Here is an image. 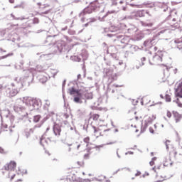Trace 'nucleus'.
I'll use <instances>...</instances> for the list:
<instances>
[{
    "label": "nucleus",
    "instance_id": "nucleus-1",
    "mask_svg": "<svg viewBox=\"0 0 182 182\" xmlns=\"http://www.w3.org/2000/svg\"><path fill=\"white\" fill-rule=\"evenodd\" d=\"M156 119V116L153 113H149L144 116V117H141V114L140 112H134V120L136 122L140 121L142 122V127H141V132H144L147 127V125L151 124Z\"/></svg>",
    "mask_w": 182,
    "mask_h": 182
},
{
    "label": "nucleus",
    "instance_id": "nucleus-2",
    "mask_svg": "<svg viewBox=\"0 0 182 182\" xmlns=\"http://www.w3.org/2000/svg\"><path fill=\"white\" fill-rule=\"evenodd\" d=\"M4 169L9 171L8 178H9L10 181H12L16 178V174L14 171L16 169V162L14 161H10L9 163H7L4 166Z\"/></svg>",
    "mask_w": 182,
    "mask_h": 182
},
{
    "label": "nucleus",
    "instance_id": "nucleus-3",
    "mask_svg": "<svg viewBox=\"0 0 182 182\" xmlns=\"http://www.w3.org/2000/svg\"><path fill=\"white\" fill-rule=\"evenodd\" d=\"M75 168H72L67 170V181L70 182H82V178L78 177Z\"/></svg>",
    "mask_w": 182,
    "mask_h": 182
},
{
    "label": "nucleus",
    "instance_id": "nucleus-4",
    "mask_svg": "<svg viewBox=\"0 0 182 182\" xmlns=\"http://www.w3.org/2000/svg\"><path fill=\"white\" fill-rule=\"evenodd\" d=\"M163 51H158L153 58L149 60V64L151 65H159L163 62Z\"/></svg>",
    "mask_w": 182,
    "mask_h": 182
},
{
    "label": "nucleus",
    "instance_id": "nucleus-5",
    "mask_svg": "<svg viewBox=\"0 0 182 182\" xmlns=\"http://www.w3.org/2000/svg\"><path fill=\"white\" fill-rule=\"evenodd\" d=\"M83 142L85 143V145L82 144V143L79 144H77V143H73L69 146H73V149H76L77 150L82 151L86 149L87 146H88V144L90 142V137L87 136L83 139Z\"/></svg>",
    "mask_w": 182,
    "mask_h": 182
},
{
    "label": "nucleus",
    "instance_id": "nucleus-6",
    "mask_svg": "<svg viewBox=\"0 0 182 182\" xmlns=\"http://www.w3.org/2000/svg\"><path fill=\"white\" fill-rule=\"evenodd\" d=\"M166 149H172V151H171V153L174 155L175 159L176 160H182V155L181 154H178L176 150V148L173 146V144L171 143V141L170 140H166Z\"/></svg>",
    "mask_w": 182,
    "mask_h": 182
},
{
    "label": "nucleus",
    "instance_id": "nucleus-7",
    "mask_svg": "<svg viewBox=\"0 0 182 182\" xmlns=\"http://www.w3.org/2000/svg\"><path fill=\"white\" fill-rule=\"evenodd\" d=\"M175 95L177 98L176 103L178 105L179 107H182V81L181 82H179V84L177 85V88L176 90Z\"/></svg>",
    "mask_w": 182,
    "mask_h": 182
},
{
    "label": "nucleus",
    "instance_id": "nucleus-8",
    "mask_svg": "<svg viewBox=\"0 0 182 182\" xmlns=\"http://www.w3.org/2000/svg\"><path fill=\"white\" fill-rule=\"evenodd\" d=\"M70 95L74 96L75 103H80V99H82V93H80V90L72 88L70 90Z\"/></svg>",
    "mask_w": 182,
    "mask_h": 182
},
{
    "label": "nucleus",
    "instance_id": "nucleus-9",
    "mask_svg": "<svg viewBox=\"0 0 182 182\" xmlns=\"http://www.w3.org/2000/svg\"><path fill=\"white\" fill-rule=\"evenodd\" d=\"M92 136H95L96 138L102 136V130L98 127L95 126L92 127Z\"/></svg>",
    "mask_w": 182,
    "mask_h": 182
},
{
    "label": "nucleus",
    "instance_id": "nucleus-10",
    "mask_svg": "<svg viewBox=\"0 0 182 182\" xmlns=\"http://www.w3.org/2000/svg\"><path fill=\"white\" fill-rule=\"evenodd\" d=\"M95 8L93 6H89L85 9H83L82 12L80 13L81 16H84L85 14H90L93 11H95Z\"/></svg>",
    "mask_w": 182,
    "mask_h": 182
},
{
    "label": "nucleus",
    "instance_id": "nucleus-11",
    "mask_svg": "<svg viewBox=\"0 0 182 182\" xmlns=\"http://www.w3.org/2000/svg\"><path fill=\"white\" fill-rule=\"evenodd\" d=\"M173 119L175 123L178 124L181 122L182 115L176 111H173Z\"/></svg>",
    "mask_w": 182,
    "mask_h": 182
},
{
    "label": "nucleus",
    "instance_id": "nucleus-12",
    "mask_svg": "<svg viewBox=\"0 0 182 182\" xmlns=\"http://www.w3.org/2000/svg\"><path fill=\"white\" fill-rule=\"evenodd\" d=\"M50 6H43V7H39V11L41 13V14H48L50 13V10L47 9Z\"/></svg>",
    "mask_w": 182,
    "mask_h": 182
},
{
    "label": "nucleus",
    "instance_id": "nucleus-13",
    "mask_svg": "<svg viewBox=\"0 0 182 182\" xmlns=\"http://www.w3.org/2000/svg\"><path fill=\"white\" fill-rule=\"evenodd\" d=\"M61 129L58 124L54 126V134L55 136H60Z\"/></svg>",
    "mask_w": 182,
    "mask_h": 182
},
{
    "label": "nucleus",
    "instance_id": "nucleus-14",
    "mask_svg": "<svg viewBox=\"0 0 182 182\" xmlns=\"http://www.w3.org/2000/svg\"><path fill=\"white\" fill-rule=\"evenodd\" d=\"M149 103H150V99L149 97H147L146 96L143 97L142 104L143 105H148Z\"/></svg>",
    "mask_w": 182,
    "mask_h": 182
},
{
    "label": "nucleus",
    "instance_id": "nucleus-15",
    "mask_svg": "<svg viewBox=\"0 0 182 182\" xmlns=\"http://www.w3.org/2000/svg\"><path fill=\"white\" fill-rule=\"evenodd\" d=\"M171 164V160L169 159H164V166H168V165Z\"/></svg>",
    "mask_w": 182,
    "mask_h": 182
},
{
    "label": "nucleus",
    "instance_id": "nucleus-16",
    "mask_svg": "<svg viewBox=\"0 0 182 182\" xmlns=\"http://www.w3.org/2000/svg\"><path fill=\"white\" fill-rule=\"evenodd\" d=\"M85 99H87V100L92 99V93L85 92Z\"/></svg>",
    "mask_w": 182,
    "mask_h": 182
},
{
    "label": "nucleus",
    "instance_id": "nucleus-17",
    "mask_svg": "<svg viewBox=\"0 0 182 182\" xmlns=\"http://www.w3.org/2000/svg\"><path fill=\"white\" fill-rule=\"evenodd\" d=\"M90 118L94 121H97L100 119V115L97 114H92Z\"/></svg>",
    "mask_w": 182,
    "mask_h": 182
},
{
    "label": "nucleus",
    "instance_id": "nucleus-18",
    "mask_svg": "<svg viewBox=\"0 0 182 182\" xmlns=\"http://www.w3.org/2000/svg\"><path fill=\"white\" fill-rule=\"evenodd\" d=\"M41 119V116H40V115L34 116L33 117V122L38 123V122H39Z\"/></svg>",
    "mask_w": 182,
    "mask_h": 182
},
{
    "label": "nucleus",
    "instance_id": "nucleus-19",
    "mask_svg": "<svg viewBox=\"0 0 182 182\" xmlns=\"http://www.w3.org/2000/svg\"><path fill=\"white\" fill-rule=\"evenodd\" d=\"M76 164H77V168H80V167H84V161H77Z\"/></svg>",
    "mask_w": 182,
    "mask_h": 182
},
{
    "label": "nucleus",
    "instance_id": "nucleus-20",
    "mask_svg": "<svg viewBox=\"0 0 182 182\" xmlns=\"http://www.w3.org/2000/svg\"><path fill=\"white\" fill-rule=\"evenodd\" d=\"M0 153L1 154H6L7 151L4 149V147L0 146Z\"/></svg>",
    "mask_w": 182,
    "mask_h": 182
},
{
    "label": "nucleus",
    "instance_id": "nucleus-21",
    "mask_svg": "<svg viewBox=\"0 0 182 182\" xmlns=\"http://www.w3.org/2000/svg\"><path fill=\"white\" fill-rule=\"evenodd\" d=\"M156 157H154L153 159H151V162H149V165L151 166H154L155 165V161H156Z\"/></svg>",
    "mask_w": 182,
    "mask_h": 182
},
{
    "label": "nucleus",
    "instance_id": "nucleus-22",
    "mask_svg": "<svg viewBox=\"0 0 182 182\" xmlns=\"http://www.w3.org/2000/svg\"><path fill=\"white\" fill-rule=\"evenodd\" d=\"M161 166V164L154 166L153 167V171L156 172V171H157V170H160Z\"/></svg>",
    "mask_w": 182,
    "mask_h": 182
},
{
    "label": "nucleus",
    "instance_id": "nucleus-23",
    "mask_svg": "<svg viewBox=\"0 0 182 182\" xmlns=\"http://www.w3.org/2000/svg\"><path fill=\"white\" fill-rule=\"evenodd\" d=\"M14 55V53H10L9 54H7V55H4V56H2V57H0V59L1 60V59H5V58H8V57H9V56H12Z\"/></svg>",
    "mask_w": 182,
    "mask_h": 182
},
{
    "label": "nucleus",
    "instance_id": "nucleus-24",
    "mask_svg": "<svg viewBox=\"0 0 182 182\" xmlns=\"http://www.w3.org/2000/svg\"><path fill=\"white\" fill-rule=\"evenodd\" d=\"M173 114V112L171 113V112L167 110L166 111V117H168V119L171 118Z\"/></svg>",
    "mask_w": 182,
    "mask_h": 182
},
{
    "label": "nucleus",
    "instance_id": "nucleus-25",
    "mask_svg": "<svg viewBox=\"0 0 182 182\" xmlns=\"http://www.w3.org/2000/svg\"><path fill=\"white\" fill-rule=\"evenodd\" d=\"M33 24L39 23V18H38L37 17L34 18L33 20Z\"/></svg>",
    "mask_w": 182,
    "mask_h": 182
},
{
    "label": "nucleus",
    "instance_id": "nucleus-26",
    "mask_svg": "<svg viewBox=\"0 0 182 182\" xmlns=\"http://www.w3.org/2000/svg\"><path fill=\"white\" fill-rule=\"evenodd\" d=\"M46 80H48V78H46V77H43V78L40 79V81L42 83H46Z\"/></svg>",
    "mask_w": 182,
    "mask_h": 182
},
{
    "label": "nucleus",
    "instance_id": "nucleus-27",
    "mask_svg": "<svg viewBox=\"0 0 182 182\" xmlns=\"http://www.w3.org/2000/svg\"><path fill=\"white\" fill-rule=\"evenodd\" d=\"M166 102H171V98L170 97L169 95H166Z\"/></svg>",
    "mask_w": 182,
    "mask_h": 182
},
{
    "label": "nucleus",
    "instance_id": "nucleus-28",
    "mask_svg": "<svg viewBox=\"0 0 182 182\" xmlns=\"http://www.w3.org/2000/svg\"><path fill=\"white\" fill-rule=\"evenodd\" d=\"M154 127H149V132H151V134H154Z\"/></svg>",
    "mask_w": 182,
    "mask_h": 182
},
{
    "label": "nucleus",
    "instance_id": "nucleus-29",
    "mask_svg": "<svg viewBox=\"0 0 182 182\" xmlns=\"http://www.w3.org/2000/svg\"><path fill=\"white\" fill-rule=\"evenodd\" d=\"M90 156V154L89 153H87V154H85V156H84L85 159H88Z\"/></svg>",
    "mask_w": 182,
    "mask_h": 182
},
{
    "label": "nucleus",
    "instance_id": "nucleus-30",
    "mask_svg": "<svg viewBox=\"0 0 182 182\" xmlns=\"http://www.w3.org/2000/svg\"><path fill=\"white\" fill-rule=\"evenodd\" d=\"M135 176H141V172H140V171L136 172V174H135Z\"/></svg>",
    "mask_w": 182,
    "mask_h": 182
},
{
    "label": "nucleus",
    "instance_id": "nucleus-31",
    "mask_svg": "<svg viewBox=\"0 0 182 182\" xmlns=\"http://www.w3.org/2000/svg\"><path fill=\"white\" fill-rule=\"evenodd\" d=\"M154 50H155V52L159 50V48L158 47H154Z\"/></svg>",
    "mask_w": 182,
    "mask_h": 182
},
{
    "label": "nucleus",
    "instance_id": "nucleus-32",
    "mask_svg": "<svg viewBox=\"0 0 182 182\" xmlns=\"http://www.w3.org/2000/svg\"><path fill=\"white\" fill-rule=\"evenodd\" d=\"M80 77H81L80 74H78V75H77V79H80Z\"/></svg>",
    "mask_w": 182,
    "mask_h": 182
},
{
    "label": "nucleus",
    "instance_id": "nucleus-33",
    "mask_svg": "<svg viewBox=\"0 0 182 182\" xmlns=\"http://www.w3.org/2000/svg\"><path fill=\"white\" fill-rule=\"evenodd\" d=\"M179 147H181V149H182V141L179 143Z\"/></svg>",
    "mask_w": 182,
    "mask_h": 182
},
{
    "label": "nucleus",
    "instance_id": "nucleus-34",
    "mask_svg": "<svg viewBox=\"0 0 182 182\" xmlns=\"http://www.w3.org/2000/svg\"><path fill=\"white\" fill-rule=\"evenodd\" d=\"M23 180L22 179H18V181H16V182H22Z\"/></svg>",
    "mask_w": 182,
    "mask_h": 182
},
{
    "label": "nucleus",
    "instance_id": "nucleus-35",
    "mask_svg": "<svg viewBox=\"0 0 182 182\" xmlns=\"http://www.w3.org/2000/svg\"><path fill=\"white\" fill-rule=\"evenodd\" d=\"M9 2L11 3V4H14V0H9Z\"/></svg>",
    "mask_w": 182,
    "mask_h": 182
},
{
    "label": "nucleus",
    "instance_id": "nucleus-36",
    "mask_svg": "<svg viewBox=\"0 0 182 182\" xmlns=\"http://www.w3.org/2000/svg\"><path fill=\"white\" fill-rule=\"evenodd\" d=\"M11 16L14 18V16L13 14H11ZM15 20H20V18H14Z\"/></svg>",
    "mask_w": 182,
    "mask_h": 182
},
{
    "label": "nucleus",
    "instance_id": "nucleus-37",
    "mask_svg": "<svg viewBox=\"0 0 182 182\" xmlns=\"http://www.w3.org/2000/svg\"><path fill=\"white\" fill-rule=\"evenodd\" d=\"M119 31V28L118 27H115L114 31Z\"/></svg>",
    "mask_w": 182,
    "mask_h": 182
},
{
    "label": "nucleus",
    "instance_id": "nucleus-38",
    "mask_svg": "<svg viewBox=\"0 0 182 182\" xmlns=\"http://www.w3.org/2000/svg\"><path fill=\"white\" fill-rule=\"evenodd\" d=\"M43 141H44V139H41V141H40V144H43Z\"/></svg>",
    "mask_w": 182,
    "mask_h": 182
},
{
    "label": "nucleus",
    "instance_id": "nucleus-39",
    "mask_svg": "<svg viewBox=\"0 0 182 182\" xmlns=\"http://www.w3.org/2000/svg\"><path fill=\"white\" fill-rule=\"evenodd\" d=\"M37 5L38 6V7L41 6V3H38Z\"/></svg>",
    "mask_w": 182,
    "mask_h": 182
},
{
    "label": "nucleus",
    "instance_id": "nucleus-40",
    "mask_svg": "<svg viewBox=\"0 0 182 182\" xmlns=\"http://www.w3.org/2000/svg\"><path fill=\"white\" fill-rule=\"evenodd\" d=\"M3 89V85L1 84H0V90Z\"/></svg>",
    "mask_w": 182,
    "mask_h": 182
},
{
    "label": "nucleus",
    "instance_id": "nucleus-41",
    "mask_svg": "<svg viewBox=\"0 0 182 182\" xmlns=\"http://www.w3.org/2000/svg\"><path fill=\"white\" fill-rule=\"evenodd\" d=\"M163 181H164V180H159V181H155V182H163Z\"/></svg>",
    "mask_w": 182,
    "mask_h": 182
},
{
    "label": "nucleus",
    "instance_id": "nucleus-42",
    "mask_svg": "<svg viewBox=\"0 0 182 182\" xmlns=\"http://www.w3.org/2000/svg\"><path fill=\"white\" fill-rule=\"evenodd\" d=\"M89 23H85V26H86V27L88 26Z\"/></svg>",
    "mask_w": 182,
    "mask_h": 182
},
{
    "label": "nucleus",
    "instance_id": "nucleus-43",
    "mask_svg": "<svg viewBox=\"0 0 182 182\" xmlns=\"http://www.w3.org/2000/svg\"><path fill=\"white\" fill-rule=\"evenodd\" d=\"M151 43H155V42H154V40H151Z\"/></svg>",
    "mask_w": 182,
    "mask_h": 182
},
{
    "label": "nucleus",
    "instance_id": "nucleus-44",
    "mask_svg": "<svg viewBox=\"0 0 182 182\" xmlns=\"http://www.w3.org/2000/svg\"><path fill=\"white\" fill-rule=\"evenodd\" d=\"M107 182H112L111 180H107Z\"/></svg>",
    "mask_w": 182,
    "mask_h": 182
},
{
    "label": "nucleus",
    "instance_id": "nucleus-45",
    "mask_svg": "<svg viewBox=\"0 0 182 182\" xmlns=\"http://www.w3.org/2000/svg\"><path fill=\"white\" fill-rule=\"evenodd\" d=\"M139 14H142V11H139Z\"/></svg>",
    "mask_w": 182,
    "mask_h": 182
},
{
    "label": "nucleus",
    "instance_id": "nucleus-46",
    "mask_svg": "<svg viewBox=\"0 0 182 182\" xmlns=\"http://www.w3.org/2000/svg\"><path fill=\"white\" fill-rule=\"evenodd\" d=\"M114 144V142L109 143V144Z\"/></svg>",
    "mask_w": 182,
    "mask_h": 182
},
{
    "label": "nucleus",
    "instance_id": "nucleus-47",
    "mask_svg": "<svg viewBox=\"0 0 182 182\" xmlns=\"http://www.w3.org/2000/svg\"><path fill=\"white\" fill-rule=\"evenodd\" d=\"M24 173H25V174H27V171H26V170H25Z\"/></svg>",
    "mask_w": 182,
    "mask_h": 182
},
{
    "label": "nucleus",
    "instance_id": "nucleus-48",
    "mask_svg": "<svg viewBox=\"0 0 182 182\" xmlns=\"http://www.w3.org/2000/svg\"><path fill=\"white\" fill-rule=\"evenodd\" d=\"M83 175H85V173H82Z\"/></svg>",
    "mask_w": 182,
    "mask_h": 182
},
{
    "label": "nucleus",
    "instance_id": "nucleus-49",
    "mask_svg": "<svg viewBox=\"0 0 182 182\" xmlns=\"http://www.w3.org/2000/svg\"><path fill=\"white\" fill-rule=\"evenodd\" d=\"M133 120H134L135 119V118L134 119H132Z\"/></svg>",
    "mask_w": 182,
    "mask_h": 182
},
{
    "label": "nucleus",
    "instance_id": "nucleus-50",
    "mask_svg": "<svg viewBox=\"0 0 182 182\" xmlns=\"http://www.w3.org/2000/svg\"><path fill=\"white\" fill-rule=\"evenodd\" d=\"M134 127H136V125H134Z\"/></svg>",
    "mask_w": 182,
    "mask_h": 182
}]
</instances>
